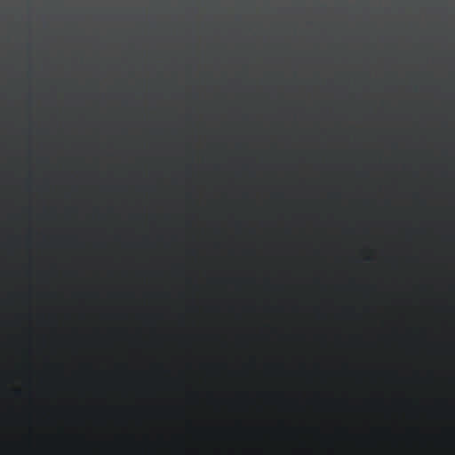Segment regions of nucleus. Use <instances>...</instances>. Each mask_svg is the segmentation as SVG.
<instances>
[{"label":"nucleus","mask_w":455,"mask_h":455,"mask_svg":"<svg viewBox=\"0 0 455 455\" xmlns=\"http://www.w3.org/2000/svg\"><path fill=\"white\" fill-rule=\"evenodd\" d=\"M349 287H351V288H357V289H360V290L364 291H372L374 290V288H375V286H372V285H371V286L355 287L354 283H351L349 284Z\"/></svg>","instance_id":"f257e3e1"},{"label":"nucleus","mask_w":455,"mask_h":455,"mask_svg":"<svg viewBox=\"0 0 455 455\" xmlns=\"http://www.w3.org/2000/svg\"><path fill=\"white\" fill-rule=\"evenodd\" d=\"M266 287L269 288V289H272V290L279 289V286H273V285H270L268 283H266Z\"/></svg>","instance_id":"f03ea898"}]
</instances>
